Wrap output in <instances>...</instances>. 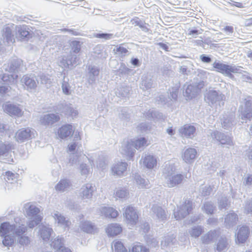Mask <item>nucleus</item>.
Instances as JSON below:
<instances>
[{
	"label": "nucleus",
	"mask_w": 252,
	"mask_h": 252,
	"mask_svg": "<svg viewBox=\"0 0 252 252\" xmlns=\"http://www.w3.org/2000/svg\"><path fill=\"white\" fill-rule=\"evenodd\" d=\"M134 179L136 181V184L139 186L140 188H148L149 186V181L142 178L139 174H135L134 175Z\"/></svg>",
	"instance_id": "48"
},
{
	"label": "nucleus",
	"mask_w": 252,
	"mask_h": 252,
	"mask_svg": "<svg viewBox=\"0 0 252 252\" xmlns=\"http://www.w3.org/2000/svg\"><path fill=\"white\" fill-rule=\"evenodd\" d=\"M12 229L14 231V236L19 245L25 246L30 243V239L26 234L28 230L26 225L23 224H15V226H13Z\"/></svg>",
	"instance_id": "5"
},
{
	"label": "nucleus",
	"mask_w": 252,
	"mask_h": 252,
	"mask_svg": "<svg viewBox=\"0 0 252 252\" xmlns=\"http://www.w3.org/2000/svg\"><path fill=\"white\" fill-rule=\"evenodd\" d=\"M152 214L155 215L157 218L160 220L167 219V214L165 210L160 206L153 205L151 208Z\"/></svg>",
	"instance_id": "28"
},
{
	"label": "nucleus",
	"mask_w": 252,
	"mask_h": 252,
	"mask_svg": "<svg viewBox=\"0 0 252 252\" xmlns=\"http://www.w3.org/2000/svg\"><path fill=\"white\" fill-rule=\"evenodd\" d=\"M223 97H224V95L220 92L213 90H209L204 95L205 100L212 104L221 101L223 100Z\"/></svg>",
	"instance_id": "12"
},
{
	"label": "nucleus",
	"mask_w": 252,
	"mask_h": 252,
	"mask_svg": "<svg viewBox=\"0 0 252 252\" xmlns=\"http://www.w3.org/2000/svg\"><path fill=\"white\" fill-rule=\"evenodd\" d=\"M96 190L94 185L87 183L82 186L80 190V196L82 199H90L92 197L94 192Z\"/></svg>",
	"instance_id": "17"
},
{
	"label": "nucleus",
	"mask_w": 252,
	"mask_h": 252,
	"mask_svg": "<svg viewBox=\"0 0 252 252\" xmlns=\"http://www.w3.org/2000/svg\"><path fill=\"white\" fill-rule=\"evenodd\" d=\"M101 213L106 218H115L118 215V212L112 207H104L101 209Z\"/></svg>",
	"instance_id": "36"
},
{
	"label": "nucleus",
	"mask_w": 252,
	"mask_h": 252,
	"mask_svg": "<svg viewBox=\"0 0 252 252\" xmlns=\"http://www.w3.org/2000/svg\"><path fill=\"white\" fill-rule=\"evenodd\" d=\"M218 237L216 230H211L201 237V241L203 244H208L214 241Z\"/></svg>",
	"instance_id": "33"
},
{
	"label": "nucleus",
	"mask_w": 252,
	"mask_h": 252,
	"mask_svg": "<svg viewBox=\"0 0 252 252\" xmlns=\"http://www.w3.org/2000/svg\"><path fill=\"white\" fill-rule=\"evenodd\" d=\"M115 194L117 198L125 199L127 196L128 192L126 189H121L116 190Z\"/></svg>",
	"instance_id": "60"
},
{
	"label": "nucleus",
	"mask_w": 252,
	"mask_h": 252,
	"mask_svg": "<svg viewBox=\"0 0 252 252\" xmlns=\"http://www.w3.org/2000/svg\"><path fill=\"white\" fill-rule=\"evenodd\" d=\"M215 209L214 203L211 201L205 202L201 207L202 211L207 215L213 214Z\"/></svg>",
	"instance_id": "40"
},
{
	"label": "nucleus",
	"mask_w": 252,
	"mask_h": 252,
	"mask_svg": "<svg viewBox=\"0 0 252 252\" xmlns=\"http://www.w3.org/2000/svg\"><path fill=\"white\" fill-rule=\"evenodd\" d=\"M53 217L59 225L64 227L68 226V220L59 212L57 211L55 212Z\"/></svg>",
	"instance_id": "42"
},
{
	"label": "nucleus",
	"mask_w": 252,
	"mask_h": 252,
	"mask_svg": "<svg viewBox=\"0 0 252 252\" xmlns=\"http://www.w3.org/2000/svg\"><path fill=\"white\" fill-rule=\"evenodd\" d=\"M131 22L132 24L135 26L139 27V28L144 32H149V29L148 28V27L149 26V25L148 24H146L144 21L140 20L138 17H136L135 18L132 19L131 20Z\"/></svg>",
	"instance_id": "41"
},
{
	"label": "nucleus",
	"mask_w": 252,
	"mask_h": 252,
	"mask_svg": "<svg viewBox=\"0 0 252 252\" xmlns=\"http://www.w3.org/2000/svg\"><path fill=\"white\" fill-rule=\"evenodd\" d=\"M71 186L70 181L68 179H63L61 180L56 185L55 189L57 191L63 192L69 189Z\"/></svg>",
	"instance_id": "34"
},
{
	"label": "nucleus",
	"mask_w": 252,
	"mask_h": 252,
	"mask_svg": "<svg viewBox=\"0 0 252 252\" xmlns=\"http://www.w3.org/2000/svg\"><path fill=\"white\" fill-rule=\"evenodd\" d=\"M197 152L193 148H189L185 150L182 155L183 160L188 164L193 163L197 157Z\"/></svg>",
	"instance_id": "22"
},
{
	"label": "nucleus",
	"mask_w": 252,
	"mask_h": 252,
	"mask_svg": "<svg viewBox=\"0 0 252 252\" xmlns=\"http://www.w3.org/2000/svg\"><path fill=\"white\" fill-rule=\"evenodd\" d=\"M14 75L4 73L0 78V84H3L10 86L14 83Z\"/></svg>",
	"instance_id": "46"
},
{
	"label": "nucleus",
	"mask_w": 252,
	"mask_h": 252,
	"mask_svg": "<svg viewBox=\"0 0 252 252\" xmlns=\"http://www.w3.org/2000/svg\"><path fill=\"white\" fill-rule=\"evenodd\" d=\"M24 208L25 209L26 213L29 219L36 218L37 216H41L39 214L40 210L33 205L27 203L25 204Z\"/></svg>",
	"instance_id": "26"
},
{
	"label": "nucleus",
	"mask_w": 252,
	"mask_h": 252,
	"mask_svg": "<svg viewBox=\"0 0 252 252\" xmlns=\"http://www.w3.org/2000/svg\"><path fill=\"white\" fill-rule=\"evenodd\" d=\"M17 176V174L8 171L5 172L4 179L7 182L12 184L16 181Z\"/></svg>",
	"instance_id": "55"
},
{
	"label": "nucleus",
	"mask_w": 252,
	"mask_h": 252,
	"mask_svg": "<svg viewBox=\"0 0 252 252\" xmlns=\"http://www.w3.org/2000/svg\"><path fill=\"white\" fill-rule=\"evenodd\" d=\"M212 191V189L210 186H202L199 189V191L201 195L204 197L209 196L210 194Z\"/></svg>",
	"instance_id": "59"
},
{
	"label": "nucleus",
	"mask_w": 252,
	"mask_h": 252,
	"mask_svg": "<svg viewBox=\"0 0 252 252\" xmlns=\"http://www.w3.org/2000/svg\"><path fill=\"white\" fill-rule=\"evenodd\" d=\"M228 205V199L226 196H221L218 199V207L220 210L226 209Z\"/></svg>",
	"instance_id": "58"
},
{
	"label": "nucleus",
	"mask_w": 252,
	"mask_h": 252,
	"mask_svg": "<svg viewBox=\"0 0 252 252\" xmlns=\"http://www.w3.org/2000/svg\"><path fill=\"white\" fill-rule=\"evenodd\" d=\"M131 88L128 86H121L118 87L115 92L116 95L119 97H128Z\"/></svg>",
	"instance_id": "38"
},
{
	"label": "nucleus",
	"mask_w": 252,
	"mask_h": 252,
	"mask_svg": "<svg viewBox=\"0 0 252 252\" xmlns=\"http://www.w3.org/2000/svg\"><path fill=\"white\" fill-rule=\"evenodd\" d=\"M235 118V115L232 113L224 114L221 119L222 127L226 129H231L234 125Z\"/></svg>",
	"instance_id": "24"
},
{
	"label": "nucleus",
	"mask_w": 252,
	"mask_h": 252,
	"mask_svg": "<svg viewBox=\"0 0 252 252\" xmlns=\"http://www.w3.org/2000/svg\"><path fill=\"white\" fill-rule=\"evenodd\" d=\"M100 72L99 68L94 65L88 66V82L90 84L93 85L98 78Z\"/></svg>",
	"instance_id": "20"
},
{
	"label": "nucleus",
	"mask_w": 252,
	"mask_h": 252,
	"mask_svg": "<svg viewBox=\"0 0 252 252\" xmlns=\"http://www.w3.org/2000/svg\"><path fill=\"white\" fill-rule=\"evenodd\" d=\"M211 136L213 139L219 141L221 145L232 146L233 143L232 138L227 134L219 131H215L211 133Z\"/></svg>",
	"instance_id": "13"
},
{
	"label": "nucleus",
	"mask_w": 252,
	"mask_h": 252,
	"mask_svg": "<svg viewBox=\"0 0 252 252\" xmlns=\"http://www.w3.org/2000/svg\"><path fill=\"white\" fill-rule=\"evenodd\" d=\"M17 28V25L14 24H8L3 28L2 36L8 44L14 41V33Z\"/></svg>",
	"instance_id": "14"
},
{
	"label": "nucleus",
	"mask_w": 252,
	"mask_h": 252,
	"mask_svg": "<svg viewBox=\"0 0 252 252\" xmlns=\"http://www.w3.org/2000/svg\"><path fill=\"white\" fill-rule=\"evenodd\" d=\"M15 226V224H10L9 222H4L0 225V236L3 239L2 244L5 247H11L15 241L14 231L12 230V227Z\"/></svg>",
	"instance_id": "3"
},
{
	"label": "nucleus",
	"mask_w": 252,
	"mask_h": 252,
	"mask_svg": "<svg viewBox=\"0 0 252 252\" xmlns=\"http://www.w3.org/2000/svg\"><path fill=\"white\" fill-rule=\"evenodd\" d=\"M77 57L71 52L67 56H63L59 58V65L63 68L72 69L77 64Z\"/></svg>",
	"instance_id": "8"
},
{
	"label": "nucleus",
	"mask_w": 252,
	"mask_h": 252,
	"mask_svg": "<svg viewBox=\"0 0 252 252\" xmlns=\"http://www.w3.org/2000/svg\"><path fill=\"white\" fill-rule=\"evenodd\" d=\"M135 150L132 145V140L127 141L122 144L121 153L126 156L128 159H131L134 155Z\"/></svg>",
	"instance_id": "19"
},
{
	"label": "nucleus",
	"mask_w": 252,
	"mask_h": 252,
	"mask_svg": "<svg viewBox=\"0 0 252 252\" xmlns=\"http://www.w3.org/2000/svg\"><path fill=\"white\" fill-rule=\"evenodd\" d=\"M148 249L139 243L134 244L129 250V252H148Z\"/></svg>",
	"instance_id": "57"
},
{
	"label": "nucleus",
	"mask_w": 252,
	"mask_h": 252,
	"mask_svg": "<svg viewBox=\"0 0 252 252\" xmlns=\"http://www.w3.org/2000/svg\"><path fill=\"white\" fill-rule=\"evenodd\" d=\"M122 231L121 225L117 223H111L108 225L106 231L108 235L114 236L120 234Z\"/></svg>",
	"instance_id": "32"
},
{
	"label": "nucleus",
	"mask_w": 252,
	"mask_h": 252,
	"mask_svg": "<svg viewBox=\"0 0 252 252\" xmlns=\"http://www.w3.org/2000/svg\"><path fill=\"white\" fill-rule=\"evenodd\" d=\"M62 89L64 94L66 95L71 94L72 90L71 86L69 83V78L65 76H63L62 81Z\"/></svg>",
	"instance_id": "43"
},
{
	"label": "nucleus",
	"mask_w": 252,
	"mask_h": 252,
	"mask_svg": "<svg viewBox=\"0 0 252 252\" xmlns=\"http://www.w3.org/2000/svg\"><path fill=\"white\" fill-rule=\"evenodd\" d=\"M63 112L65 115L70 116L72 117H75L78 115V112L70 105H66L63 109Z\"/></svg>",
	"instance_id": "56"
},
{
	"label": "nucleus",
	"mask_w": 252,
	"mask_h": 252,
	"mask_svg": "<svg viewBox=\"0 0 252 252\" xmlns=\"http://www.w3.org/2000/svg\"><path fill=\"white\" fill-rule=\"evenodd\" d=\"M204 86V82L202 81L193 82L187 86L183 92L184 95L188 99L195 97Z\"/></svg>",
	"instance_id": "6"
},
{
	"label": "nucleus",
	"mask_w": 252,
	"mask_h": 252,
	"mask_svg": "<svg viewBox=\"0 0 252 252\" xmlns=\"http://www.w3.org/2000/svg\"><path fill=\"white\" fill-rule=\"evenodd\" d=\"M227 245L228 242L226 238L221 236L216 244L215 249L218 252H221L226 249Z\"/></svg>",
	"instance_id": "44"
},
{
	"label": "nucleus",
	"mask_w": 252,
	"mask_h": 252,
	"mask_svg": "<svg viewBox=\"0 0 252 252\" xmlns=\"http://www.w3.org/2000/svg\"><path fill=\"white\" fill-rule=\"evenodd\" d=\"M127 164L126 162H118L114 163L111 167L112 173L114 175L122 176L126 171Z\"/></svg>",
	"instance_id": "25"
},
{
	"label": "nucleus",
	"mask_w": 252,
	"mask_h": 252,
	"mask_svg": "<svg viewBox=\"0 0 252 252\" xmlns=\"http://www.w3.org/2000/svg\"><path fill=\"white\" fill-rule=\"evenodd\" d=\"M60 117L58 114L50 113L45 114L40 119L41 124L44 126H52L58 122Z\"/></svg>",
	"instance_id": "21"
},
{
	"label": "nucleus",
	"mask_w": 252,
	"mask_h": 252,
	"mask_svg": "<svg viewBox=\"0 0 252 252\" xmlns=\"http://www.w3.org/2000/svg\"><path fill=\"white\" fill-rule=\"evenodd\" d=\"M34 130L30 128H21L15 133L16 140L19 143L24 142L34 137Z\"/></svg>",
	"instance_id": "10"
},
{
	"label": "nucleus",
	"mask_w": 252,
	"mask_h": 252,
	"mask_svg": "<svg viewBox=\"0 0 252 252\" xmlns=\"http://www.w3.org/2000/svg\"><path fill=\"white\" fill-rule=\"evenodd\" d=\"M80 227L83 231L91 234L94 233L96 229L95 226L90 221L82 222Z\"/></svg>",
	"instance_id": "35"
},
{
	"label": "nucleus",
	"mask_w": 252,
	"mask_h": 252,
	"mask_svg": "<svg viewBox=\"0 0 252 252\" xmlns=\"http://www.w3.org/2000/svg\"><path fill=\"white\" fill-rule=\"evenodd\" d=\"M146 118L150 120L158 121L163 119V114L156 110H149L146 114Z\"/></svg>",
	"instance_id": "39"
},
{
	"label": "nucleus",
	"mask_w": 252,
	"mask_h": 252,
	"mask_svg": "<svg viewBox=\"0 0 252 252\" xmlns=\"http://www.w3.org/2000/svg\"><path fill=\"white\" fill-rule=\"evenodd\" d=\"M11 157V145L0 141V159L10 161Z\"/></svg>",
	"instance_id": "18"
},
{
	"label": "nucleus",
	"mask_w": 252,
	"mask_h": 252,
	"mask_svg": "<svg viewBox=\"0 0 252 252\" xmlns=\"http://www.w3.org/2000/svg\"><path fill=\"white\" fill-rule=\"evenodd\" d=\"M250 234L248 227L243 226L241 227L237 234V241L240 243H244L248 239Z\"/></svg>",
	"instance_id": "27"
},
{
	"label": "nucleus",
	"mask_w": 252,
	"mask_h": 252,
	"mask_svg": "<svg viewBox=\"0 0 252 252\" xmlns=\"http://www.w3.org/2000/svg\"><path fill=\"white\" fill-rule=\"evenodd\" d=\"M52 232V229L46 226H43L40 230L41 237L45 242L49 240Z\"/></svg>",
	"instance_id": "47"
},
{
	"label": "nucleus",
	"mask_w": 252,
	"mask_h": 252,
	"mask_svg": "<svg viewBox=\"0 0 252 252\" xmlns=\"http://www.w3.org/2000/svg\"><path fill=\"white\" fill-rule=\"evenodd\" d=\"M193 209L192 201L186 199L177 212H174V216L177 220L185 218L190 213Z\"/></svg>",
	"instance_id": "7"
},
{
	"label": "nucleus",
	"mask_w": 252,
	"mask_h": 252,
	"mask_svg": "<svg viewBox=\"0 0 252 252\" xmlns=\"http://www.w3.org/2000/svg\"><path fill=\"white\" fill-rule=\"evenodd\" d=\"M176 167L172 164H166L162 171L165 183L168 188H173L181 185L184 179V176L176 171Z\"/></svg>",
	"instance_id": "1"
},
{
	"label": "nucleus",
	"mask_w": 252,
	"mask_h": 252,
	"mask_svg": "<svg viewBox=\"0 0 252 252\" xmlns=\"http://www.w3.org/2000/svg\"><path fill=\"white\" fill-rule=\"evenodd\" d=\"M237 215L233 212L229 213L224 218V223L227 228L235 225L238 221Z\"/></svg>",
	"instance_id": "31"
},
{
	"label": "nucleus",
	"mask_w": 252,
	"mask_h": 252,
	"mask_svg": "<svg viewBox=\"0 0 252 252\" xmlns=\"http://www.w3.org/2000/svg\"><path fill=\"white\" fill-rule=\"evenodd\" d=\"M124 215L128 224L132 226L136 224L138 220V216L134 207L127 206Z\"/></svg>",
	"instance_id": "11"
},
{
	"label": "nucleus",
	"mask_w": 252,
	"mask_h": 252,
	"mask_svg": "<svg viewBox=\"0 0 252 252\" xmlns=\"http://www.w3.org/2000/svg\"><path fill=\"white\" fill-rule=\"evenodd\" d=\"M42 219L41 216H37L36 218L29 219V220L27 222L28 226L29 228H33L40 223Z\"/></svg>",
	"instance_id": "54"
},
{
	"label": "nucleus",
	"mask_w": 252,
	"mask_h": 252,
	"mask_svg": "<svg viewBox=\"0 0 252 252\" xmlns=\"http://www.w3.org/2000/svg\"><path fill=\"white\" fill-rule=\"evenodd\" d=\"M74 132L72 126L70 124L63 125L58 130V134L61 139L71 136Z\"/></svg>",
	"instance_id": "23"
},
{
	"label": "nucleus",
	"mask_w": 252,
	"mask_h": 252,
	"mask_svg": "<svg viewBox=\"0 0 252 252\" xmlns=\"http://www.w3.org/2000/svg\"><path fill=\"white\" fill-rule=\"evenodd\" d=\"M23 61L18 58L11 59L7 64L3 65V68L7 71L12 73H18L22 70Z\"/></svg>",
	"instance_id": "9"
},
{
	"label": "nucleus",
	"mask_w": 252,
	"mask_h": 252,
	"mask_svg": "<svg viewBox=\"0 0 252 252\" xmlns=\"http://www.w3.org/2000/svg\"><path fill=\"white\" fill-rule=\"evenodd\" d=\"M37 82H40L42 84L46 85L48 87V85L50 84L51 81L48 76L42 74L39 76V78L37 81Z\"/></svg>",
	"instance_id": "63"
},
{
	"label": "nucleus",
	"mask_w": 252,
	"mask_h": 252,
	"mask_svg": "<svg viewBox=\"0 0 252 252\" xmlns=\"http://www.w3.org/2000/svg\"><path fill=\"white\" fill-rule=\"evenodd\" d=\"M252 212V199L245 202L244 205V213L246 214Z\"/></svg>",
	"instance_id": "64"
},
{
	"label": "nucleus",
	"mask_w": 252,
	"mask_h": 252,
	"mask_svg": "<svg viewBox=\"0 0 252 252\" xmlns=\"http://www.w3.org/2000/svg\"><path fill=\"white\" fill-rule=\"evenodd\" d=\"M212 65L217 72L232 80L235 79V77L232 73H242V72H246V71L240 69L241 66H236L234 64L230 65L223 63L220 62L215 61Z\"/></svg>",
	"instance_id": "2"
},
{
	"label": "nucleus",
	"mask_w": 252,
	"mask_h": 252,
	"mask_svg": "<svg viewBox=\"0 0 252 252\" xmlns=\"http://www.w3.org/2000/svg\"><path fill=\"white\" fill-rule=\"evenodd\" d=\"M239 112V117L243 120L252 119V96H247L240 99Z\"/></svg>",
	"instance_id": "4"
},
{
	"label": "nucleus",
	"mask_w": 252,
	"mask_h": 252,
	"mask_svg": "<svg viewBox=\"0 0 252 252\" xmlns=\"http://www.w3.org/2000/svg\"><path fill=\"white\" fill-rule=\"evenodd\" d=\"M71 51L74 53H78L81 49V43L80 41L74 40L71 43Z\"/></svg>",
	"instance_id": "62"
},
{
	"label": "nucleus",
	"mask_w": 252,
	"mask_h": 252,
	"mask_svg": "<svg viewBox=\"0 0 252 252\" xmlns=\"http://www.w3.org/2000/svg\"><path fill=\"white\" fill-rule=\"evenodd\" d=\"M3 108L4 111L10 116L20 117L23 113L19 105L8 103L3 105Z\"/></svg>",
	"instance_id": "16"
},
{
	"label": "nucleus",
	"mask_w": 252,
	"mask_h": 252,
	"mask_svg": "<svg viewBox=\"0 0 252 252\" xmlns=\"http://www.w3.org/2000/svg\"><path fill=\"white\" fill-rule=\"evenodd\" d=\"M153 86V80L151 77L145 76L142 81L140 88L144 90L151 89Z\"/></svg>",
	"instance_id": "52"
},
{
	"label": "nucleus",
	"mask_w": 252,
	"mask_h": 252,
	"mask_svg": "<svg viewBox=\"0 0 252 252\" xmlns=\"http://www.w3.org/2000/svg\"><path fill=\"white\" fill-rule=\"evenodd\" d=\"M195 127L191 125H185L179 129V131L182 136L187 138H192L194 137V134L195 131Z\"/></svg>",
	"instance_id": "30"
},
{
	"label": "nucleus",
	"mask_w": 252,
	"mask_h": 252,
	"mask_svg": "<svg viewBox=\"0 0 252 252\" xmlns=\"http://www.w3.org/2000/svg\"><path fill=\"white\" fill-rule=\"evenodd\" d=\"M176 239L173 235H170L165 237L161 241V247L164 249L168 246H171L173 245L175 242Z\"/></svg>",
	"instance_id": "49"
},
{
	"label": "nucleus",
	"mask_w": 252,
	"mask_h": 252,
	"mask_svg": "<svg viewBox=\"0 0 252 252\" xmlns=\"http://www.w3.org/2000/svg\"><path fill=\"white\" fill-rule=\"evenodd\" d=\"M147 140L144 137H141L137 140H132V145L134 149L141 150L146 145Z\"/></svg>",
	"instance_id": "50"
},
{
	"label": "nucleus",
	"mask_w": 252,
	"mask_h": 252,
	"mask_svg": "<svg viewBox=\"0 0 252 252\" xmlns=\"http://www.w3.org/2000/svg\"><path fill=\"white\" fill-rule=\"evenodd\" d=\"M142 158L144 165L149 169L153 168L157 164V160L152 155H145Z\"/></svg>",
	"instance_id": "37"
},
{
	"label": "nucleus",
	"mask_w": 252,
	"mask_h": 252,
	"mask_svg": "<svg viewBox=\"0 0 252 252\" xmlns=\"http://www.w3.org/2000/svg\"><path fill=\"white\" fill-rule=\"evenodd\" d=\"M112 249L114 252H127V250L120 241H113Z\"/></svg>",
	"instance_id": "51"
},
{
	"label": "nucleus",
	"mask_w": 252,
	"mask_h": 252,
	"mask_svg": "<svg viewBox=\"0 0 252 252\" xmlns=\"http://www.w3.org/2000/svg\"><path fill=\"white\" fill-rule=\"evenodd\" d=\"M114 52H115V54H117L121 57H123L126 55L127 53L128 52V50L126 48L120 46L115 48L114 49Z\"/></svg>",
	"instance_id": "61"
},
{
	"label": "nucleus",
	"mask_w": 252,
	"mask_h": 252,
	"mask_svg": "<svg viewBox=\"0 0 252 252\" xmlns=\"http://www.w3.org/2000/svg\"><path fill=\"white\" fill-rule=\"evenodd\" d=\"M203 227L200 225L193 226L189 230V233L191 237L196 238L203 232Z\"/></svg>",
	"instance_id": "45"
},
{
	"label": "nucleus",
	"mask_w": 252,
	"mask_h": 252,
	"mask_svg": "<svg viewBox=\"0 0 252 252\" xmlns=\"http://www.w3.org/2000/svg\"><path fill=\"white\" fill-rule=\"evenodd\" d=\"M17 32L19 38L23 41H27L30 37V32L27 26H17Z\"/></svg>",
	"instance_id": "29"
},
{
	"label": "nucleus",
	"mask_w": 252,
	"mask_h": 252,
	"mask_svg": "<svg viewBox=\"0 0 252 252\" xmlns=\"http://www.w3.org/2000/svg\"><path fill=\"white\" fill-rule=\"evenodd\" d=\"M35 77L32 75H25L21 79V83L27 90H34L37 87Z\"/></svg>",
	"instance_id": "15"
},
{
	"label": "nucleus",
	"mask_w": 252,
	"mask_h": 252,
	"mask_svg": "<svg viewBox=\"0 0 252 252\" xmlns=\"http://www.w3.org/2000/svg\"><path fill=\"white\" fill-rule=\"evenodd\" d=\"M63 239H62L61 237H60L59 236H58L54 240V241H51L50 245L55 249L57 250H61L64 248L63 247Z\"/></svg>",
	"instance_id": "53"
}]
</instances>
